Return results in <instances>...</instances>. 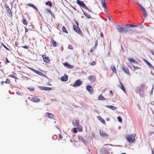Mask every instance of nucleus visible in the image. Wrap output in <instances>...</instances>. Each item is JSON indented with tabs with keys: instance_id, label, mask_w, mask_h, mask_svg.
<instances>
[{
	"instance_id": "obj_1",
	"label": "nucleus",
	"mask_w": 154,
	"mask_h": 154,
	"mask_svg": "<svg viewBox=\"0 0 154 154\" xmlns=\"http://www.w3.org/2000/svg\"><path fill=\"white\" fill-rule=\"evenodd\" d=\"M136 136L135 134H133L128 135L126 137V139L130 143H132L134 142L135 140V137Z\"/></svg>"
},
{
	"instance_id": "obj_2",
	"label": "nucleus",
	"mask_w": 154,
	"mask_h": 154,
	"mask_svg": "<svg viewBox=\"0 0 154 154\" xmlns=\"http://www.w3.org/2000/svg\"><path fill=\"white\" fill-rule=\"evenodd\" d=\"M118 32L120 33L122 32H127L128 31V29L126 27H123L122 26H121L120 25H118V27H116Z\"/></svg>"
},
{
	"instance_id": "obj_3",
	"label": "nucleus",
	"mask_w": 154,
	"mask_h": 154,
	"mask_svg": "<svg viewBox=\"0 0 154 154\" xmlns=\"http://www.w3.org/2000/svg\"><path fill=\"white\" fill-rule=\"evenodd\" d=\"M77 26L75 25H73V28L74 30L77 33L81 35H82L83 34L80 28L78 26V23H77Z\"/></svg>"
},
{
	"instance_id": "obj_4",
	"label": "nucleus",
	"mask_w": 154,
	"mask_h": 154,
	"mask_svg": "<svg viewBox=\"0 0 154 154\" xmlns=\"http://www.w3.org/2000/svg\"><path fill=\"white\" fill-rule=\"evenodd\" d=\"M122 69L126 74L129 75H131V74L130 73L129 70L126 67L124 64L122 65Z\"/></svg>"
},
{
	"instance_id": "obj_5",
	"label": "nucleus",
	"mask_w": 154,
	"mask_h": 154,
	"mask_svg": "<svg viewBox=\"0 0 154 154\" xmlns=\"http://www.w3.org/2000/svg\"><path fill=\"white\" fill-rule=\"evenodd\" d=\"M77 3L79 5L82 7L83 8L86 9L88 8L86 5L82 1H80L79 0H77Z\"/></svg>"
},
{
	"instance_id": "obj_6",
	"label": "nucleus",
	"mask_w": 154,
	"mask_h": 154,
	"mask_svg": "<svg viewBox=\"0 0 154 154\" xmlns=\"http://www.w3.org/2000/svg\"><path fill=\"white\" fill-rule=\"evenodd\" d=\"M88 79L91 83H94L96 81V77L95 76L92 75L88 77Z\"/></svg>"
},
{
	"instance_id": "obj_7",
	"label": "nucleus",
	"mask_w": 154,
	"mask_h": 154,
	"mask_svg": "<svg viewBox=\"0 0 154 154\" xmlns=\"http://www.w3.org/2000/svg\"><path fill=\"white\" fill-rule=\"evenodd\" d=\"M42 57L43 59L44 62L46 63H48L50 61V59L48 57L45 55H42Z\"/></svg>"
},
{
	"instance_id": "obj_8",
	"label": "nucleus",
	"mask_w": 154,
	"mask_h": 154,
	"mask_svg": "<svg viewBox=\"0 0 154 154\" xmlns=\"http://www.w3.org/2000/svg\"><path fill=\"white\" fill-rule=\"evenodd\" d=\"M82 84V82L79 80L75 82L72 86L74 87H76L81 85Z\"/></svg>"
},
{
	"instance_id": "obj_9",
	"label": "nucleus",
	"mask_w": 154,
	"mask_h": 154,
	"mask_svg": "<svg viewBox=\"0 0 154 154\" xmlns=\"http://www.w3.org/2000/svg\"><path fill=\"white\" fill-rule=\"evenodd\" d=\"M63 65L69 69H72L73 68L74 66L69 64L67 62L63 63Z\"/></svg>"
},
{
	"instance_id": "obj_10",
	"label": "nucleus",
	"mask_w": 154,
	"mask_h": 154,
	"mask_svg": "<svg viewBox=\"0 0 154 154\" xmlns=\"http://www.w3.org/2000/svg\"><path fill=\"white\" fill-rule=\"evenodd\" d=\"M29 68L33 72H35V73H37V74L43 76L44 75L42 73L39 71H38L36 70L31 68L30 67H29Z\"/></svg>"
},
{
	"instance_id": "obj_11",
	"label": "nucleus",
	"mask_w": 154,
	"mask_h": 154,
	"mask_svg": "<svg viewBox=\"0 0 154 154\" xmlns=\"http://www.w3.org/2000/svg\"><path fill=\"white\" fill-rule=\"evenodd\" d=\"M5 7L8 13L10 15L12 16V13L10 8L6 5H5Z\"/></svg>"
},
{
	"instance_id": "obj_12",
	"label": "nucleus",
	"mask_w": 154,
	"mask_h": 154,
	"mask_svg": "<svg viewBox=\"0 0 154 154\" xmlns=\"http://www.w3.org/2000/svg\"><path fill=\"white\" fill-rule=\"evenodd\" d=\"M100 135L103 137H108V135L103 131H100Z\"/></svg>"
},
{
	"instance_id": "obj_13",
	"label": "nucleus",
	"mask_w": 154,
	"mask_h": 154,
	"mask_svg": "<svg viewBox=\"0 0 154 154\" xmlns=\"http://www.w3.org/2000/svg\"><path fill=\"white\" fill-rule=\"evenodd\" d=\"M98 42L97 40H96L95 42V45L94 47L92 48H91L90 51V52L91 53H92L94 51V49H96L97 45L98 44Z\"/></svg>"
},
{
	"instance_id": "obj_14",
	"label": "nucleus",
	"mask_w": 154,
	"mask_h": 154,
	"mask_svg": "<svg viewBox=\"0 0 154 154\" xmlns=\"http://www.w3.org/2000/svg\"><path fill=\"white\" fill-rule=\"evenodd\" d=\"M79 121L78 120H74L72 121V124L74 126L78 127L79 126Z\"/></svg>"
},
{
	"instance_id": "obj_15",
	"label": "nucleus",
	"mask_w": 154,
	"mask_h": 154,
	"mask_svg": "<svg viewBox=\"0 0 154 154\" xmlns=\"http://www.w3.org/2000/svg\"><path fill=\"white\" fill-rule=\"evenodd\" d=\"M101 4L102 7L106 10L107 9V7L106 4L105 0H102Z\"/></svg>"
},
{
	"instance_id": "obj_16",
	"label": "nucleus",
	"mask_w": 154,
	"mask_h": 154,
	"mask_svg": "<svg viewBox=\"0 0 154 154\" xmlns=\"http://www.w3.org/2000/svg\"><path fill=\"white\" fill-rule=\"evenodd\" d=\"M61 79L62 81H67L68 79V76L67 75L63 76L61 77Z\"/></svg>"
},
{
	"instance_id": "obj_17",
	"label": "nucleus",
	"mask_w": 154,
	"mask_h": 154,
	"mask_svg": "<svg viewBox=\"0 0 154 154\" xmlns=\"http://www.w3.org/2000/svg\"><path fill=\"white\" fill-rule=\"evenodd\" d=\"M128 61L130 62H132L135 64H138V62L134 58H129L128 59Z\"/></svg>"
},
{
	"instance_id": "obj_18",
	"label": "nucleus",
	"mask_w": 154,
	"mask_h": 154,
	"mask_svg": "<svg viewBox=\"0 0 154 154\" xmlns=\"http://www.w3.org/2000/svg\"><path fill=\"white\" fill-rule=\"evenodd\" d=\"M31 100L35 102H38L40 101V99H39L37 97H33L31 98Z\"/></svg>"
},
{
	"instance_id": "obj_19",
	"label": "nucleus",
	"mask_w": 154,
	"mask_h": 154,
	"mask_svg": "<svg viewBox=\"0 0 154 154\" xmlns=\"http://www.w3.org/2000/svg\"><path fill=\"white\" fill-rule=\"evenodd\" d=\"M87 89L90 93H92L93 89L91 86L90 85H87Z\"/></svg>"
},
{
	"instance_id": "obj_20",
	"label": "nucleus",
	"mask_w": 154,
	"mask_h": 154,
	"mask_svg": "<svg viewBox=\"0 0 154 154\" xmlns=\"http://www.w3.org/2000/svg\"><path fill=\"white\" fill-rule=\"evenodd\" d=\"M27 5L30 7H31L33 8L36 11H38V9L36 8V7L34 5L31 4V3H29L27 4Z\"/></svg>"
},
{
	"instance_id": "obj_21",
	"label": "nucleus",
	"mask_w": 154,
	"mask_h": 154,
	"mask_svg": "<svg viewBox=\"0 0 154 154\" xmlns=\"http://www.w3.org/2000/svg\"><path fill=\"white\" fill-rule=\"evenodd\" d=\"M46 114L47 117L49 118H52L54 117V115L51 113L49 112H46Z\"/></svg>"
},
{
	"instance_id": "obj_22",
	"label": "nucleus",
	"mask_w": 154,
	"mask_h": 154,
	"mask_svg": "<svg viewBox=\"0 0 154 154\" xmlns=\"http://www.w3.org/2000/svg\"><path fill=\"white\" fill-rule=\"evenodd\" d=\"M142 12H143V16L145 17H147V13L145 9V8H144L142 10Z\"/></svg>"
},
{
	"instance_id": "obj_23",
	"label": "nucleus",
	"mask_w": 154,
	"mask_h": 154,
	"mask_svg": "<svg viewBox=\"0 0 154 154\" xmlns=\"http://www.w3.org/2000/svg\"><path fill=\"white\" fill-rule=\"evenodd\" d=\"M126 26L128 28L133 27H137L138 26L137 25H134L131 24H127L126 25Z\"/></svg>"
},
{
	"instance_id": "obj_24",
	"label": "nucleus",
	"mask_w": 154,
	"mask_h": 154,
	"mask_svg": "<svg viewBox=\"0 0 154 154\" xmlns=\"http://www.w3.org/2000/svg\"><path fill=\"white\" fill-rule=\"evenodd\" d=\"M51 43L53 45L54 47H56L57 46V42L55 41L53 38H52L51 41Z\"/></svg>"
},
{
	"instance_id": "obj_25",
	"label": "nucleus",
	"mask_w": 154,
	"mask_h": 154,
	"mask_svg": "<svg viewBox=\"0 0 154 154\" xmlns=\"http://www.w3.org/2000/svg\"><path fill=\"white\" fill-rule=\"evenodd\" d=\"M111 68L112 71L115 73H116V69L115 66L114 65H113L111 66Z\"/></svg>"
},
{
	"instance_id": "obj_26",
	"label": "nucleus",
	"mask_w": 154,
	"mask_h": 154,
	"mask_svg": "<svg viewBox=\"0 0 154 154\" xmlns=\"http://www.w3.org/2000/svg\"><path fill=\"white\" fill-rule=\"evenodd\" d=\"M106 107L113 110H115L116 109V108L114 106L109 105L106 106Z\"/></svg>"
},
{
	"instance_id": "obj_27",
	"label": "nucleus",
	"mask_w": 154,
	"mask_h": 154,
	"mask_svg": "<svg viewBox=\"0 0 154 154\" xmlns=\"http://www.w3.org/2000/svg\"><path fill=\"white\" fill-rule=\"evenodd\" d=\"M100 121L103 124L105 125L106 122L100 116H99L98 118Z\"/></svg>"
},
{
	"instance_id": "obj_28",
	"label": "nucleus",
	"mask_w": 154,
	"mask_h": 154,
	"mask_svg": "<svg viewBox=\"0 0 154 154\" xmlns=\"http://www.w3.org/2000/svg\"><path fill=\"white\" fill-rule=\"evenodd\" d=\"M145 62L150 67L152 68H154V67L152 66V65L148 61L146 60H144Z\"/></svg>"
},
{
	"instance_id": "obj_29",
	"label": "nucleus",
	"mask_w": 154,
	"mask_h": 154,
	"mask_svg": "<svg viewBox=\"0 0 154 154\" xmlns=\"http://www.w3.org/2000/svg\"><path fill=\"white\" fill-rule=\"evenodd\" d=\"M83 14H84L87 17V18L88 19H90L91 18V15L88 14L86 12H83Z\"/></svg>"
},
{
	"instance_id": "obj_30",
	"label": "nucleus",
	"mask_w": 154,
	"mask_h": 154,
	"mask_svg": "<svg viewBox=\"0 0 154 154\" xmlns=\"http://www.w3.org/2000/svg\"><path fill=\"white\" fill-rule=\"evenodd\" d=\"M120 84H121V86H119L120 88L122 89L124 92H125V88L123 84L122 83L120 82Z\"/></svg>"
},
{
	"instance_id": "obj_31",
	"label": "nucleus",
	"mask_w": 154,
	"mask_h": 154,
	"mask_svg": "<svg viewBox=\"0 0 154 154\" xmlns=\"http://www.w3.org/2000/svg\"><path fill=\"white\" fill-rule=\"evenodd\" d=\"M42 89L43 90H46V91H49L51 90L52 89L51 88L43 87L42 88Z\"/></svg>"
},
{
	"instance_id": "obj_32",
	"label": "nucleus",
	"mask_w": 154,
	"mask_h": 154,
	"mask_svg": "<svg viewBox=\"0 0 154 154\" xmlns=\"http://www.w3.org/2000/svg\"><path fill=\"white\" fill-rule=\"evenodd\" d=\"M62 29V31H63V32L65 33L66 34L68 33V31L66 29V28L64 26H63Z\"/></svg>"
},
{
	"instance_id": "obj_33",
	"label": "nucleus",
	"mask_w": 154,
	"mask_h": 154,
	"mask_svg": "<svg viewBox=\"0 0 154 154\" xmlns=\"http://www.w3.org/2000/svg\"><path fill=\"white\" fill-rule=\"evenodd\" d=\"M23 23L24 25H27L28 24V22L23 17Z\"/></svg>"
},
{
	"instance_id": "obj_34",
	"label": "nucleus",
	"mask_w": 154,
	"mask_h": 154,
	"mask_svg": "<svg viewBox=\"0 0 154 154\" xmlns=\"http://www.w3.org/2000/svg\"><path fill=\"white\" fill-rule=\"evenodd\" d=\"M98 99L100 100H105V98L102 95H100Z\"/></svg>"
},
{
	"instance_id": "obj_35",
	"label": "nucleus",
	"mask_w": 154,
	"mask_h": 154,
	"mask_svg": "<svg viewBox=\"0 0 154 154\" xmlns=\"http://www.w3.org/2000/svg\"><path fill=\"white\" fill-rule=\"evenodd\" d=\"M45 4L47 5H49L50 7H51L52 6L51 2L50 1H48V2H46Z\"/></svg>"
},
{
	"instance_id": "obj_36",
	"label": "nucleus",
	"mask_w": 154,
	"mask_h": 154,
	"mask_svg": "<svg viewBox=\"0 0 154 154\" xmlns=\"http://www.w3.org/2000/svg\"><path fill=\"white\" fill-rule=\"evenodd\" d=\"M89 65L91 66H94L96 64V62L94 61H93L91 63H89Z\"/></svg>"
},
{
	"instance_id": "obj_37",
	"label": "nucleus",
	"mask_w": 154,
	"mask_h": 154,
	"mask_svg": "<svg viewBox=\"0 0 154 154\" xmlns=\"http://www.w3.org/2000/svg\"><path fill=\"white\" fill-rule=\"evenodd\" d=\"M11 82L8 79H7L6 81L4 82L5 83L9 84Z\"/></svg>"
},
{
	"instance_id": "obj_38",
	"label": "nucleus",
	"mask_w": 154,
	"mask_h": 154,
	"mask_svg": "<svg viewBox=\"0 0 154 154\" xmlns=\"http://www.w3.org/2000/svg\"><path fill=\"white\" fill-rule=\"evenodd\" d=\"M132 66L134 69V70H135L137 69H139L140 68H139L138 66H136L134 65H132Z\"/></svg>"
},
{
	"instance_id": "obj_39",
	"label": "nucleus",
	"mask_w": 154,
	"mask_h": 154,
	"mask_svg": "<svg viewBox=\"0 0 154 154\" xmlns=\"http://www.w3.org/2000/svg\"><path fill=\"white\" fill-rule=\"evenodd\" d=\"M10 76L11 77H12L13 78H14L15 79H17V77L16 76H14V75L13 74H11L10 75Z\"/></svg>"
},
{
	"instance_id": "obj_40",
	"label": "nucleus",
	"mask_w": 154,
	"mask_h": 154,
	"mask_svg": "<svg viewBox=\"0 0 154 154\" xmlns=\"http://www.w3.org/2000/svg\"><path fill=\"white\" fill-rule=\"evenodd\" d=\"M117 119H118V121L119 122H122V119L120 117V116L118 117L117 118Z\"/></svg>"
},
{
	"instance_id": "obj_41",
	"label": "nucleus",
	"mask_w": 154,
	"mask_h": 154,
	"mask_svg": "<svg viewBox=\"0 0 154 154\" xmlns=\"http://www.w3.org/2000/svg\"><path fill=\"white\" fill-rule=\"evenodd\" d=\"M145 87V85H141L140 86V88L139 89V90L140 91L142 89Z\"/></svg>"
},
{
	"instance_id": "obj_42",
	"label": "nucleus",
	"mask_w": 154,
	"mask_h": 154,
	"mask_svg": "<svg viewBox=\"0 0 154 154\" xmlns=\"http://www.w3.org/2000/svg\"><path fill=\"white\" fill-rule=\"evenodd\" d=\"M73 132L75 133H76L77 132V129L76 128H74L73 129Z\"/></svg>"
},
{
	"instance_id": "obj_43",
	"label": "nucleus",
	"mask_w": 154,
	"mask_h": 154,
	"mask_svg": "<svg viewBox=\"0 0 154 154\" xmlns=\"http://www.w3.org/2000/svg\"><path fill=\"white\" fill-rule=\"evenodd\" d=\"M68 48L69 49L72 50V49H73V48L72 46V45H68Z\"/></svg>"
},
{
	"instance_id": "obj_44",
	"label": "nucleus",
	"mask_w": 154,
	"mask_h": 154,
	"mask_svg": "<svg viewBox=\"0 0 154 154\" xmlns=\"http://www.w3.org/2000/svg\"><path fill=\"white\" fill-rule=\"evenodd\" d=\"M138 5L139 6L141 10H143L144 8L143 7V6L141 5L140 4H138Z\"/></svg>"
},
{
	"instance_id": "obj_45",
	"label": "nucleus",
	"mask_w": 154,
	"mask_h": 154,
	"mask_svg": "<svg viewBox=\"0 0 154 154\" xmlns=\"http://www.w3.org/2000/svg\"><path fill=\"white\" fill-rule=\"evenodd\" d=\"M79 140H82L83 143H84L85 142V140L82 138V137H80L79 138Z\"/></svg>"
},
{
	"instance_id": "obj_46",
	"label": "nucleus",
	"mask_w": 154,
	"mask_h": 154,
	"mask_svg": "<svg viewBox=\"0 0 154 154\" xmlns=\"http://www.w3.org/2000/svg\"><path fill=\"white\" fill-rule=\"evenodd\" d=\"M19 43L17 42H16L15 43V46L17 47H20L18 46Z\"/></svg>"
},
{
	"instance_id": "obj_47",
	"label": "nucleus",
	"mask_w": 154,
	"mask_h": 154,
	"mask_svg": "<svg viewBox=\"0 0 154 154\" xmlns=\"http://www.w3.org/2000/svg\"><path fill=\"white\" fill-rule=\"evenodd\" d=\"M22 47L25 49H28V47L27 45H25V46H22Z\"/></svg>"
},
{
	"instance_id": "obj_48",
	"label": "nucleus",
	"mask_w": 154,
	"mask_h": 154,
	"mask_svg": "<svg viewBox=\"0 0 154 154\" xmlns=\"http://www.w3.org/2000/svg\"><path fill=\"white\" fill-rule=\"evenodd\" d=\"M25 33L29 31V29L26 28V27H25Z\"/></svg>"
},
{
	"instance_id": "obj_49",
	"label": "nucleus",
	"mask_w": 154,
	"mask_h": 154,
	"mask_svg": "<svg viewBox=\"0 0 154 154\" xmlns=\"http://www.w3.org/2000/svg\"><path fill=\"white\" fill-rule=\"evenodd\" d=\"M59 139H61L63 138V136L60 134H59Z\"/></svg>"
},
{
	"instance_id": "obj_50",
	"label": "nucleus",
	"mask_w": 154,
	"mask_h": 154,
	"mask_svg": "<svg viewBox=\"0 0 154 154\" xmlns=\"http://www.w3.org/2000/svg\"><path fill=\"white\" fill-rule=\"evenodd\" d=\"M100 35L101 37L102 38H103V37H104L103 35V33L102 32H101L100 33Z\"/></svg>"
},
{
	"instance_id": "obj_51",
	"label": "nucleus",
	"mask_w": 154,
	"mask_h": 154,
	"mask_svg": "<svg viewBox=\"0 0 154 154\" xmlns=\"http://www.w3.org/2000/svg\"><path fill=\"white\" fill-rule=\"evenodd\" d=\"M4 47L7 50L9 51V49L7 48L5 46H4Z\"/></svg>"
},
{
	"instance_id": "obj_52",
	"label": "nucleus",
	"mask_w": 154,
	"mask_h": 154,
	"mask_svg": "<svg viewBox=\"0 0 154 154\" xmlns=\"http://www.w3.org/2000/svg\"><path fill=\"white\" fill-rule=\"evenodd\" d=\"M51 14H52V13L51 12V10H47Z\"/></svg>"
},
{
	"instance_id": "obj_53",
	"label": "nucleus",
	"mask_w": 154,
	"mask_h": 154,
	"mask_svg": "<svg viewBox=\"0 0 154 154\" xmlns=\"http://www.w3.org/2000/svg\"><path fill=\"white\" fill-rule=\"evenodd\" d=\"M82 131V128H81L79 130V131L81 132Z\"/></svg>"
},
{
	"instance_id": "obj_54",
	"label": "nucleus",
	"mask_w": 154,
	"mask_h": 154,
	"mask_svg": "<svg viewBox=\"0 0 154 154\" xmlns=\"http://www.w3.org/2000/svg\"><path fill=\"white\" fill-rule=\"evenodd\" d=\"M109 92L111 93L112 95L113 94V92L112 91H110Z\"/></svg>"
},
{
	"instance_id": "obj_55",
	"label": "nucleus",
	"mask_w": 154,
	"mask_h": 154,
	"mask_svg": "<svg viewBox=\"0 0 154 154\" xmlns=\"http://www.w3.org/2000/svg\"><path fill=\"white\" fill-rule=\"evenodd\" d=\"M5 83L4 82V81H2L1 82V84L2 85H3V83Z\"/></svg>"
},
{
	"instance_id": "obj_56",
	"label": "nucleus",
	"mask_w": 154,
	"mask_h": 154,
	"mask_svg": "<svg viewBox=\"0 0 154 154\" xmlns=\"http://www.w3.org/2000/svg\"><path fill=\"white\" fill-rule=\"evenodd\" d=\"M151 53L154 56V52H153V51H151Z\"/></svg>"
},
{
	"instance_id": "obj_57",
	"label": "nucleus",
	"mask_w": 154,
	"mask_h": 154,
	"mask_svg": "<svg viewBox=\"0 0 154 154\" xmlns=\"http://www.w3.org/2000/svg\"><path fill=\"white\" fill-rule=\"evenodd\" d=\"M152 154H154V151L153 150L152 151Z\"/></svg>"
},
{
	"instance_id": "obj_58",
	"label": "nucleus",
	"mask_w": 154,
	"mask_h": 154,
	"mask_svg": "<svg viewBox=\"0 0 154 154\" xmlns=\"http://www.w3.org/2000/svg\"><path fill=\"white\" fill-rule=\"evenodd\" d=\"M6 62L7 63H9V61L8 60V59H7V58H6Z\"/></svg>"
},
{
	"instance_id": "obj_59",
	"label": "nucleus",
	"mask_w": 154,
	"mask_h": 154,
	"mask_svg": "<svg viewBox=\"0 0 154 154\" xmlns=\"http://www.w3.org/2000/svg\"><path fill=\"white\" fill-rule=\"evenodd\" d=\"M109 118H107L106 119V120H107V121H109Z\"/></svg>"
},
{
	"instance_id": "obj_60",
	"label": "nucleus",
	"mask_w": 154,
	"mask_h": 154,
	"mask_svg": "<svg viewBox=\"0 0 154 154\" xmlns=\"http://www.w3.org/2000/svg\"><path fill=\"white\" fill-rule=\"evenodd\" d=\"M56 135H54L53 136V137L54 138V137H56Z\"/></svg>"
},
{
	"instance_id": "obj_61",
	"label": "nucleus",
	"mask_w": 154,
	"mask_h": 154,
	"mask_svg": "<svg viewBox=\"0 0 154 154\" xmlns=\"http://www.w3.org/2000/svg\"><path fill=\"white\" fill-rule=\"evenodd\" d=\"M61 49H62V51H63V47H61Z\"/></svg>"
},
{
	"instance_id": "obj_62",
	"label": "nucleus",
	"mask_w": 154,
	"mask_h": 154,
	"mask_svg": "<svg viewBox=\"0 0 154 154\" xmlns=\"http://www.w3.org/2000/svg\"><path fill=\"white\" fill-rule=\"evenodd\" d=\"M1 44L2 46H3L4 45V44L3 43H2Z\"/></svg>"
},
{
	"instance_id": "obj_63",
	"label": "nucleus",
	"mask_w": 154,
	"mask_h": 154,
	"mask_svg": "<svg viewBox=\"0 0 154 154\" xmlns=\"http://www.w3.org/2000/svg\"><path fill=\"white\" fill-rule=\"evenodd\" d=\"M2 48V46H0V49L1 48Z\"/></svg>"
},
{
	"instance_id": "obj_64",
	"label": "nucleus",
	"mask_w": 154,
	"mask_h": 154,
	"mask_svg": "<svg viewBox=\"0 0 154 154\" xmlns=\"http://www.w3.org/2000/svg\"><path fill=\"white\" fill-rule=\"evenodd\" d=\"M108 18L109 19V20H110V18L109 17H108Z\"/></svg>"
}]
</instances>
